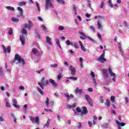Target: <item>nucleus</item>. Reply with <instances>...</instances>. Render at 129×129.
Here are the masks:
<instances>
[{
	"mask_svg": "<svg viewBox=\"0 0 129 129\" xmlns=\"http://www.w3.org/2000/svg\"><path fill=\"white\" fill-rule=\"evenodd\" d=\"M89 28L90 30H92V32H95V28L93 26H89Z\"/></svg>",
	"mask_w": 129,
	"mask_h": 129,
	"instance_id": "nucleus-36",
	"label": "nucleus"
},
{
	"mask_svg": "<svg viewBox=\"0 0 129 129\" xmlns=\"http://www.w3.org/2000/svg\"><path fill=\"white\" fill-rule=\"evenodd\" d=\"M81 112V115H86L87 113H88V110H87L86 106L82 107V111Z\"/></svg>",
	"mask_w": 129,
	"mask_h": 129,
	"instance_id": "nucleus-10",
	"label": "nucleus"
},
{
	"mask_svg": "<svg viewBox=\"0 0 129 129\" xmlns=\"http://www.w3.org/2000/svg\"><path fill=\"white\" fill-rule=\"evenodd\" d=\"M98 18H100V19H104V17L102 16H101V15H98Z\"/></svg>",
	"mask_w": 129,
	"mask_h": 129,
	"instance_id": "nucleus-62",
	"label": "nucleus"
},
{
	"mask_svg": "<svg viewBox=\"0 0 129 129\" xmlns=\"http://www.w3.org/2000/svg\"><path fill=\"white\" fill-rule=\"evenodd\" d=\"M19 89H20V90H24L25 88L24 86H20L19 87Z\"/></svg>",
	"mask_w": 129,
	"mask_h": 129,
	"instance_id": "nucleus-54",
	"label": "nucleus"
},
{
	"mask_svg": "<svg viewBox=\"0 0 129 129\" xmlns=\"http://www.w3.org/2000/svg\"><path fill=\"white\" fill-rule=\"evenodd\" d=\"M11 21L16 23H19V19L15 17H13L12 18H11Z\"/></svg>",
	"mask_w": 129,
	"mask_h": 129,
	"instance_id": "nucleus-22",
	"label": "nucleus"
},
{
	"mask_svg": "<svg viewBox=\"0 0 129 129\" xmlns=\"http://www.w3.org/2000/svg\"><path fill=\"white\" fill-rule=\"evenodd\" d=\"M124 99H125V103L127 104L128 102V97H125Z\"/></svg>",
	"mask_w": 129,
	"mask_h": 129,
	"instance_id": "nucleus-47",
	"label": "nucleus"
},
{
	"mask_svg": "<svg viewBox=\"0 0 129 129\" xmlns=\"http://www.w3.org/2000/svg\"><path fill=\"white\" fill-rule=\"evenodd\" d=\"M104 6V3L102 2V3H101V5H100V9H102Z\"/></svg>",
	"mask_w": 129,
	"mask_h": 129,
	"instance_id": "nucleus-50",
	"label": "nucleus"
},
{
	"mask_svg": "<svg viewBox=\"0 0 129 129\" xmlns=\"http://www.w3.org/2000/svg\"><path fill=\"white\" fill-rule=\"evenodd\" d=\"M85 99L88 103H89V105L91 107H93V101H92L91 97L89 95H85Z\"/></svg>",
	"mask_w": 129,
	"mask_h": 129,
	"instance_id": "nucleus-4",
	"label": "nucleus"
},
{
	"mask_svg": "<svg viewBox=\"0 0 129 129\" xmlns=\"http://www.w3.org/2000/svg\"><path fill=\"white\" fill-rule=\"evenodd\" d=\"M20 40L22 45H24L25 44V38L23 35H20Z\"/></svg>",
	"mask_w": 129,
	"mask_h": 129,
	"instance_id": "nucleus-11",
	"label": "nucleus"
},
{
	"mask_svg": "<svg viewBox=\"0 0 129 129\" xmlns=\"http://www.w3.org/2000/svg\"><path fill=\"white\" fill-rule=\"evenodd\" d=\"M44 110L46 111H47V112H49V111H50V112H52V111L51 110V109H46V108H44Z\"/></svg>",
	"mask_w": 129,
	"mask_h": 129,
	"instance_id": "nucleus-60",
	"label": "nucleus"
},
{
	"mask_svg": "<svg viewBox=\"0 0 129 129\" xmlns=\"http://www.w3.org/2000/svg\"><path fill=\"white\" fill-rule=\"evenodd\" d=\"M69 52H70V53H71V54H74V51H73L72 49L69 50Z\"/></svg>",
	"mask_w": 129,
	"mask_h": 129,
	"instance_id": "nucleus-64",
	"label": "nucleus"
},
{
	"mask_svg": "<svg viewBox=\"0 0 129 129\" xmlns=\"http://www.w3.org/2000/svg\"><path fill=\"white\" fill-rule=\"evenodd\" d=\"M100 102L101 103H104V99L102 96L100 97Z\"/></svg>",
	"mask_w": 129,
	"mask_h": 129,
	"instance_id": "nucleus-41",
	"label": "nucleus"
},
{
	"mask_svg": "<svg viewBox=\"0 0 129 129\" xmlns=\"http://www.w3.org/2000/svg\"><path fill=\"white\" fill-rule=\"evenodd\" d=\"M6 9H7L8 10H10V11H15V9L14 7H11L10 6L6 7Z\"/></svg>",
	"mask_w": 129,
	"mask_h": 129,
	"instance_id": "nucleus-28",
	"label": "nucleus"
},
{
	"mask_svg": "<svg viewBox=\"0 0 129 129\" xmlns=\"http://www.w3.org/2000/svg\"><path fill=\"white\" fill-rule=\"evenodd\" d=\"M81 49L84 51H86L87 49L85 47H84L83 45H81Z\"/></svg>",
	"mask_w": 129,
	"mask_h": 129,
	"instance_id": "nucleus-44",
	"label": "nucleus"
},
{
	"mask_svg": "<svg viewBox=\"0 0 129 129\" xmlns=\"http://www.w3.org/2000/svg\"><path fill=\"white\" fill-rule=\"evenodd\" d=\"M51 0H45V8L46 9H48V5H49V7L50 8H52V4L50 2Z\"/></svg>",
	"mask_w": 129,
	"mask_h": 129,
	"instance_id": "nucleus-9",
	"label": "nucleus"
},
{
	"mask_svg": "<svg viewBox=\"0 0 129 129\" xmlns=\"http://www.w3.org/2000/svg\"><path fill=\"white\" fill-rule=\"evenodd\" d=\"M88 91L89 92H92L93 91V89L92 88H89V89H88Z\"/></svg>",
	"mask_w": 129,
	"mask_h": 129,
	"instance_id": "nucleus-57",
	"label": "nucleus"
},
{
	"mask_svg": "<svg viewBox=\"0 0 129 129\" xmlns=\"http://www.w3.org/2000/svg\"><path fill=\"white\" fill-rule=\"evenodd\" d=\"M6 106H7V107H10V104L9 102H7L6 103Z\"/></svg>",
	"mask_w": 129,
	"mask_h": 129,
	"instance_id": "nucleus-53",
	"label": "nucleus"
},
{
	"mask_svg": "<svg viewBox=\"0 0 129 129\" xmlns=\"http://www.w3.org/2000/svg\"><path fill=\"white\" fill-rule=\"evenodd\" d=\"M2 48L3 49V53H4L5 54H6L7 53L9 54L11 52V46L10 45H9L6 47V46L3 45Z\"/></svg>",
	"mask_w": 129,
	"mask_h": 129,
	"instance_id": "nucleus-3",
	"label": "nucleus"
},
{
	"mask_svg": "<svg viewBox=\"0 0 129 129\" xmlns=\"http://www.w3.org/2000/svg\"><path fill=\"white\" fill-rule=\"evenodd\" d=\"M32 52L33 53V54L36 56H40L39 53V50L36 48H33L32 49Z\"/></svg>",
	"mask_w": 129,
	"mask_h": 129,
	"instance_id": "nucleus-12",
	"label": "nucleus"
},
{
	"mask_svg": "<svg viewBox=\"0 0 129 129\" xmlns=\"http://www.w3.org/2000/svg\"><path fill=\"white\" fill-rule=\"evenodd\" d=\"M56 43L57 45V46L59 47L60 49H61V47L60 45V42L59 39H56Z\"/></svg>",
	"mask_w": 129,
	"mask_h": 129,
	"instance_id": "nucleus-31",
	"label": "nucleus"
},
{
	"mask_svg": "<svg viewBox=\"0 0 129 129\" xmlns=\"http://www.w3.org/2000/svg\"><path fill=\"white\" fill-rule=\"evenodd\" d=\"M49 99L47 97L45 99V105H46V107H49Z\"/></svg>",
	"mask_w": 129,
	"mask_h": 129,
	"instance_id": "nucleus-24",
	"label": "nucleus"
},
{
	"mask_svg": "<svg viewBox=\"0 0 129 129\" xmlns=\"http://www.w3.org/2000/svg\"><path fill=\"white\" fill-rule=\"evenodd\" d=\"M46 38V43H47V44H48L49 45H52V43L51 41V38L47 36Z\"/></svg>",
	"mask_w": 129,
	"mask_h": 129,
	"instance_id": "nucleus-20",
	"label": "nucleus"
},
{
	"mask_svg": "<svg viewBox=\"0 0 129 129\" xmlns=\"http://www.w3.org/2000/svg\"><path fill=\"white\" fill-rule=\"evenodd\" d=\"M79 34H81V35L83 36L84 37H80V38L82 39L83 40H84L86 39V36H85V34H84L83 32H82L81 31L79 32Z\"/></svg>",
	"mask_w": 129,
	"mask_h": 129,
	"instance_id": "nucleus-21",
	"label": "nucleus"
},
{
	"mask_svg": "<svg viewBox=\"0 0 129 129\" xmlns=\"http://www.w3.org/2000/svg\"><path fill=\"white\" fill-rule=\"evenodd\" d=\"M13 106H14L15 108H18V109H19L20 108V106H19L17 104L13 105Z\"/></svg>",
	"mask_w": 129,
	"mask_h": 129,
	"instance_id": "nucleus-52",
	"label": "nucleus"
},
{
	"mask_svg": "<svg viewBox=\"0 0 129 129\" xmlns=\"http://www.w3.org/2000/svg\"><path fill=\"white\" fill-rule=\"evenodd\" d=\"M68 79H73L74 81H77L78 78H75V77H69L68 78Z\"/></svg>",
	"mask_w": 129,
	"mask_h": 129,
	"instance_id": "nucleus-43",
	"label": "nucleus"
},
{
	"mask_svg": "<svg viewBox=\"0 0 129 129\" xmlns=\"http://www.w3.org/2000/svg\"><path fill=\"white\" fill-rule=\"evenodd\" d=\"M62 76H61V74H58V76H57V79L58 80H60Z\"/></svg>",
	"mask_w": 129,
	"mask_h": 129,
	"instance_id": "nucleus-51",
	"label": "nucleus"
},
{
	"mask_svg": "<svg viewBox=\"0 0 129 129\" xmlns=\"http://www.w3.org/2000/svg\"><path fill=\"white\" fill-rule=\"evenodd\" d=\"M108 72L109 74L113 73L110 68H108Z\"/></svg>",
	"mask_w": 129,
	"mask_h": 129,
	"instance_id": "nucleus-58",
	"label": "nucleus"
},
{
	"mask_svg": "<svg viewBox=\"0 0 129 129\" xmlns=\"http://www.w3.org/2000/svg\"><path fill=\"white\" fill-rule=\"evenodd\" d=\"M115 122L117 124V125H118V126H124L125 125V123H123V122H122V123H120L119 121H118L117 120H115Z\"/></svg>",
	"mask_w": 129,
	"mask_h": 129,
	"instance_id": "nucleus-17",
	"label": "nucleus"
},
{
	"mask_svg": "<svg viewBox=\"0 0 129 129\" xmlns=\"http://www.w3.org/2000/svg\"><path fill=\"white\" fill-rule=\"evenodd\" d=\"M90 76H91L92 79H95V74L94 72H91L90 74Z\"/></svg>",
	"mask_w": 129,
	"mask_h": 129,
	"instance_id": "nucleus-40",
	"label": "nucleus"
},
{
	"mask_svg": "<svg viewBox=\"0 0 129 129\" xmlns=\"http://www.w3.org/2000/svg\"><path fill=\"white\" fill-rule=\"evenodd\" d=\"M49 83L52 84V85L54 87H56L57 86V84L56 82H55V81L52 79H49Z\"/></svg>",
	"mask_w": 129,
	"mask_h": 129,
	"instance_id": "nucleus-15",
	"label": "nucleus"
},
{
	"mask_svg": "<svg viewBox=\"0 0 129 129\" xmlns=\"http://www.w3.org/2000/svg\"><path fill=\"white\" fill-rule=\"evenodd\" d=\"M33 26V22L31 20H28V24H26L24 25V28H28L29 30Z\"/></svg>",
	"mask_w": 129,
	"mask_h": 129,
	"instance_id": "nucleus-6",
	"label": "nucleus"
},
{
	"mask_svg": "<svg viewBox=\"0 0 129 129\" xmlns=\"http://www.w3.org/2000/svg\"><path fill=\"white\" fill-rule=\"evenodd\" d=\"M56 1L58 2V3L59 4L64 5L66 3L65 1L63 0H56Z\"/></svg>",
	"mask_w": 129,
	"mask_h": 129,
	"instance_id": "nucleus-30",
	"label": "nucleus"
},
{
	"mask_svg": "<svg viewBox=\"0 0 129 129\" xmlns=\"http://www.w3.org/2000/svg\"><path fill=\"white\" fill-rule=\"evenodd\" d=\"M8 34H9L10 35H12L13 34V30L12 28H10V30L8 31Z\"/></svg>",
	"mask_w": 129,
	"mask_h": 129,
	"instance_id": "nucleus-35",
	"label": "nucleus"
},
{
	"mask_svg": "<svg viewBox=\"0 0 129 129\" xmlns=\"http://www.w3.org/2000/svg\"><path fill=\"white\" fill-rule=\"evenodd\" d=\"M100 24H101V22L100 20H98L97 26L98 28L99 29L102 28V25Z\"/></svg>",
	"mask_w": 129,
	"mask_h": 129,
	"instance_id": "nucleus-26",
	"label": "nucleus"
},
{
	"mask_svg": "<svg viewBox=\"0 0 129 129\" xmlns=\"http://www.w3.org/2000/svg\"><path fill=\"white\" fill-rule=\"evenodd\" d=\"M37 91H38L40 94H41L42 96L44 95L43 91L40 88H37Z\"/></svg>",
	"mask_w": 129,
	"mask_h": 129,
	"instance_id": "nucleus-25",
	"label": "nucleus"
},
{
	"mask_svg": "<svg viewBox=\"0 0 129 129\" xmlns=\"http://www.w3.org/2000/svg\"><path fill=\"white\" fill-rule=\"evenodd\" d=\"M110 101L108 99H106V101L105 102V105L107 106L108 107H109L110 106Z\"/></svg>",
	"mask_w": 129,
	"mask_h": 129,
	"instance_id": "nucleus-23",
	"label": "nucleus"
},
{
	"mask_svg": "<svg viewBox=\"0 0 129 129\" xmlns=\"http://www.w3.org/2000/svg\"><path fill=\"white\" fill-rule=\"evenodd\" d=\"M50 121V119H48L46 123L44 124V127H48V126H49Z\"/></svg>",
	"mask_w": 129,
	"mask_h": 129,
	"instance_id": "nucleus-27",
	"label": "nucleus"
},
{
	"mask_svg": "<svg viewBox=\"0 0 129 129\" xmlns=\"http://www.w3.org/2000/svg\"><path fill=\"white\" fill-rule=\"evenodd\" d=\"M83 93V89H79L78 87H77L76 89H75V93L76 94H81Z\"/></svg>",
	"mask_w": 129,
	"mask_h": 129,
	"instance_id": "nucleus-16",
	"label": "nucleus"
},
{
	"mask_svg": "<svg viewBox=\"0 0 129 129\" xmlns=\"http://www.w3.org/2000/svg\"><path fill=\"white\" fill-rule=\"evenodd\" d=\"M14 60L15 61H18L19 64L21 62L22 63L23 65L25 64V60L24 59L22 58L19 54H16Z\"/></svg>",
	"mask_w": 129,
	"mask_h": 129,
	"instance_id": "nucleus-2",
	"label": "nucleus"
},
{
	"mask_svg": "<svg viewBox=\"0 0 129 129\" xmlns=\"http://www.w3.org/2000/svg\"><path fill=\"white\" fill-rule=\"evenodd\" d=\"M115 97L114 96H111V98H110V100L111 102H114V100H115Z\"/></svg>",
	"mask_w": 129,
	"mask_h": 129,
	"instance_id": "nucleus-42",
	"label": "nucleus"
},
{
	"mask_svg": "<svg viewBox=\"0 0 129 129\" xmlns=\"http://www.w3.org/2000/svg\"><path fill=\"white\" fill-rule=\"evenodd\" d=\"M82 127V123L80 122H78V126H77V128H81Z\"/></svg>",
	"mask_w": 129,
	"mask_h": 129,
	"instance_id": "nucleus-46",
	"label": "nucleus"
},
{
	"mask_svg": "<svg viewBox=\"0 0 129 129\" xmlns=\"http://www.w3.org/2000/svg\"><path fill=\"white\" fill-rule=\"evenodd\" d=\"M11 116L12 117V118H13V119H14V122H17V118L16 117H15L14 114H11Z\"/></svg>",
	"mask_w": 129,
	"mask_h": 129,
	"instance_id": "nucleus-37",
	"label": "nucleus"
},
{
	"mask_svg": "<svg viewBox=\"0 0 129 129\" xmlns=\"http://www.w3.org/2000/svg\"><path fill=\"white\" fill-rule=\"evenodd\" d=\"M73 10L74 12H77V10L76 9V7L75 5H73Z\"/></svg>",
	"mask_w": 129,
	"mask_h": 129,
	"instance_id": "nucleus-61",
	"label": "nucleus"
},
{
	"mask_svg": "<svg viewBox=\"0 0 129 129\" xmlns=\"http://www.w3.org/2000/svg\"><path fill=\"white\" fill-rule=\"evenodd\" d=\"M45 78L44 77H42L41 78V82H37V84H38L39 86L42 90H44L43 86H48V80H44Z\"/></svg>",
	"mask_w": 129,
	"mask_h": 129,
	"instance_id": "nucleus-1",
	"label": "nucleus"
},
{
	"mask_svg": "<svg viewBox=\"0 0 129 129\" xmlns=\"http://www.w3.org/2000/svg\"><path fill=\"white\" fill-rule=\"evenodd\" d=\"M13 105H17V101L16 99H13Z\"/></svg>",
	"mask_w": 129,
	"mask_h": 129,
	"instance_id": "nucleus-38",
	"label": "nucleus"
},
{
	"mask_svg": "<svg viewBox=\"0 0 129 129\" xmlns=\"http://www.w3.org/2000/svg\"><path fill=\"white\" fill-rule=\"evenodd\" d=\"M64 28L63 26H60L58 27V30H60V31H62V30H64Z\"/></svg>",
	"mask_w": 129,
	"mask_h": 129,
	"instance_id": "nucleus-45",
	"label": "nucleus"
},
{
	"mask_svg": "<svg viewBox=\"0 0 129 129\" xmlns=\"http://www.w3.org/2000/svg\"><path fill=\"white\" fill-rule=\"evenodd\" d=\"M108 4L109 6H110V7H113V5L112 4V2H111V0H108Z\"/></svg>",
	"mask_w": 129,
	"mask_h": 129,
	"instance_id": "nucleus-34",
	"label": "nucleus"
},
{
	"mask_svg": "<svg viewBox=\"0 0 129 129\" xmlns=\"http://www.w3.org/2000/svg\"><path fill=\"white\" fill-rule=\"evenodd\" d=\"M26 4V3H25V2H21L19 3V6L20 7H23V6H24Z\"/></svg>",
	"mask_w": 129,
	"mask_h": 129,
	"instance_id": "nucleus-32",
	"label": "nucleus"
},
{
	"mask_svg": "<svg viewBox=\"0 0 129 129\" xmlns=\"http://www.w3.org/2000/svg\"><path fill=\"white\" fill-rule=\"evenodd\" d=\"M88 124H89V126L90 127H91L92 125V122H91V121H89L88 122Z\"/></svg>",
	"mask_w": 129,
	"mask_h": 129,
	"instance_id": "nucleus-59",
	"label": "nucleus"
},
{
	"mask_svg": "<svg viewBox=\"0 0 129 129\" xmlns=\"http://www.w3.org/2000/svg\"><path fill=\"white\" fill-rule=\"evenodd\" d=\"M104 56H105V51H103V53L102 54V55H100V57L99 58V59H98V60H99L101 63H103V61H106L107 60L104 58Z\"/></svg>",
	"mask_w": 129,
	"mask_h": 129,
	"instance_id": "nucleus-8",
	"label": "nucleus"
},
{
	"mask_svg": "<svg viewBox=\"0 0 129 129\" xmlns=\"http://www.w3.org/2000/svg\"><path fill=\"white\" fill-rule=\"evenodd\" d=\"M117 46H118V48L119 49V52H120V53H121V54H123V51L122 49L121 48V44L120 43H118Z\"/></svg>",
	"mask_w": 129,
	"mask_h": 129,
	"instance_id": "nucleus-19",
	"label": "nucleus"
},
{
	"mask_svg": "<svg viewBox=\"0 0 129 129\" xmlns=\"http://www.w3.org/2000/svg\"><path fill=\"white\" fill-rule=\"evenodd\" d=\"M29 119H30L32 122H35L37 124H38L39 123H40L38 116H36L35 117L34 116H29Z\"/></svg>",
	"mask_w": 129,
	"mask_h": 129,
	"instance_id": "nucleus-5",
	"label": "nucleus"
},
{
	"mask_svg": "<svg viewBox=\"0 0 129 129\" xmlns=\"http://www.w3.org/2000/svg\"><path fill=\"white\" fill-rule=\"evenodd\" d=\"M103 75L105 79H107L108 78V74L107 73V70H103Z\"/></svg>",
	"mask_w": 129,
	"mask_h": 129,
	"instance_id": "nucleus-14",
	"label": "nucleus"
},
{
	"mask_svg": "<svg viewBox=\"0 0 129 129\" xmlns=\"http://www.w3.org/2000/svg\"><path fill=\"white\" fill-rule=\"evenodd\" d=\"M57 67V63H55V64H51V65H50V67L53 68H56V67Z\"/></svg>",
	"mask_w": 129,
	"mask_h": 129,
	"instance_id": "nucleus-48",
	"label": "nucleus"
},
{
	"mask_svg": "<svg viewBox=\"0 0 129 129\" xmlns=\"http://www.w3.org/2000/svg\"><path fill=\"white\" fill-rule=\"evenodd\" d=\"M41 28H42V29L46 30V27L44 25H41Z\"/></svg>",
	"mask_w": 129,
	"mask_h": 129,
	"instance_id": "nucleus-63",
	"label": "nucleus"
},
{
	"mask_svg": "<svg viewBox=\"0 0 129 129\" xmlns=\"http://www.w3.org/2000/svg\"><path fill=\"white\" fill-rule=\"evenodd\" d=\"M21 33L25 34L26 36H27L28 35L27 30H26L25 29H23V30H21Z\"/></svg>",
	"mask_w": 129,
	"mask_h": 129,
	"instance_id": "nucleus-29",
	"label": "nucleus"
},
{
	"mask_svg": "<svg viewBox=\"0 0 129 129\" xmlns=\"http://www.w3.org/2000/svg\"><path fill=\"white\" fill-rule=\"evenodd\" d=\"M64 96L70 99V98H73L74 96L73 94H71L70 95L68 94V93H66L64 94Z\"/></svg>",
	"mask_w": 129,
	"mask_h": 129,
	"instance_id": "nucleus-18",
	"label": "nucleus"
},
{
	"mask_svg": "<svg viewBox=\"0 0 129 129\" xmlns=\"http://www.w3.org/2000/svg\"><path fill=\"white\" fill-rule=\"evenodd\" d=\"M36 5L37 8V11L38 12L40 11V5H39L38 3L37 2H36Z\"/></svg>",
	"mask_w": 129,
	"mask_h": 129,
	"instance_id": "nucleus-33",
	"label": "nucleus"
},
{
	"mask_svg": "<svg viewBox=\"0 0 129 129\" xmlns=\"http://www.w3.org/2000/svg\"><path fill=\"white\" fill-rule=\"evenodd\" d=\"M66 44L67 45H68L72 44L69 40H68V41H66Z\"/></svg>",
	"mask_w": 129,
	"mask_h": 129,
	"instance_id": "nucleus-55",
	"label": "nucleus"
},
{
	"mask_svg": "<svg viewBox=\"0 0 129 129\" xmlns=\"http://www.w3.org/2000/svg\"><path fill=\"white\" fill-rule=\"evenodd\" d=\"M69 71H71V74L72 76H74L76 75V70L75 67H73L72 66L69 67Z\"/></svg>",
	"mask_w": 129,
	"mask_h": 129,
	"instance_id": "nucleus-7",
	"label": "nucleus"
},
{
	"mask_svg": "<svg viewBox=\"0 0 129 129\" xmlns=\"http://www.w3.org/2000/svg\"><path fill=\"white\" fill-rule=\"evenodd\" d=\"M74 46L76 48H77V49L79 48V45H78V43H74Z\"/></svg>",
	"mask_w": 129,
	"mask_h": 129,
	"instance_id": "nucleus-49",
	"label": "nucleus"
},
{
	"mask_svg": "<svg viewBox=\"0 0 129 129\" xmlns=\"http://www.w3.org/2000/svg\"><path fill=\"white\" fill-rule=\"evenodd\" d=\"M110 75L111 77H116L115 74H114L113 73H110Z\"/></svg>",
	"mask_w": 129,
	"mask_h": 129,
	"instance_id": "nucleus-56",
	"label": "nucleus"
},
{
	"mask_svg": "<svg viewBox=\"0 0 129 129\" xmlns=\"http://www.w3.org/2000/svg\"><path fill=\"white\" fill-rule=\"evenodd\" d=\"M18 10L19 11V13H20V15L21 17L23 18H24V15H23V9L21 7H18Z\"/></svg>",
	"mask_w": 129,
	"mask_h": 129,
	"instance_id": "nucleus-13",
	"label": "nucleus"
},
{
	"mask_svg": "<svg viewBox=\"0 0 129 129\" xmlns=\"http://www.w3.org/2000/svg\"><path fill=\"white\" fill-rule=\"evenodd\" d=\"M76 110L77 112H78V113H81V108H79V107H77L76 108Z\"/></svg>",
	"mask_w": 129,
	"mask_h": 129,
	"instance_id": "nucleus-39",
	"label": "nucleus"
}]
</instances>
